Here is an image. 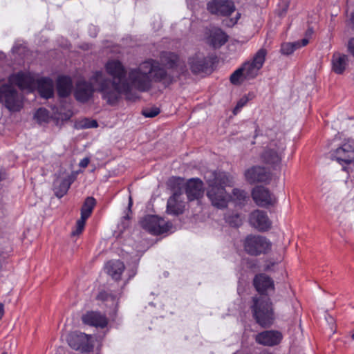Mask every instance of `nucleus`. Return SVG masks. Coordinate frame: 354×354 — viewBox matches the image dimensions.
<instances>
[{
    "mask_svg": "<svg viewBox=\"0 0 354 354\" xmlns=\"http://www.w3.org/2000/svg\"><path fill=\"white\" fill-rule=\"evenodd\" d=\"M104 68L111 79L102 71H97L93 73L91 81L97 85L102 98L111 105L116 104L122 94L128 95L133 89L146 92L151 89L153 82L169 84L178 77L168 74L158 61L152 59L128 71L118 59L109 60Z\"/></svg>",
    "mask_w": 354,
    "mask_h": 354,
    "instance_id": "1",
    "label": "nucleus"
},
{
    "mask_svg": "<svg viewBox=\"0 0 354 354\" xmlns=\"http://www.w3.org/2000/svg\"><path fill=\"white\" fill-rule=\"evenodd\" d=\"M204 178L207 184V196L213 206L223 209L227 206L231 198L225 187L233 185V178L227 173L221 171H207Z\"/></svg>",
    "mask_w": 354,
    "mask_h": 354,
    "instance_id": "2",
    "label": "nucleus"
},
{
    "mask_svg": "<svg viewBox=\"0 0 354 354\" xmlns=\"http://www.w3.org/2000/svg\"><path fill=\"white\" fill-rule=\"evenodd\" d=\"M9 82L12 85H17L21 89L33 91L36 87L41 96L44 98H50L54 93V84L51 79L43 77L35 80L30 73L22 72L12 75L9 77Z\"/></svg>",
    "mask_w": 354,
    "mask_h": 354,
    "instance_id": "3",
    "label": "nucleus"
},
{
    "mask_svg": "<svg viewBox=\"0 0 354 354\" xmlns=\"http://www.w3.org/2000/svg\"><path fill=\"white\" fill-rule=\"evenodd\" d=\"M252 301L251 308L256 322L263 327L270 326L274 319L270 299L267 295H259L254 297Z\"/></svg>",
    "mask_w": 354,
    "mask_h": 354,
    "instance_id": "4",
    "label": "nucleus"
},
{
    "mask_svg": "<svg viewBox=\"0 0 354 354\" xmlns=\"http://www.w3.org/2000/svg\"><path fill=\"white\" fill-rule=\"evenodd\" d=\"M243 246L248 254L252 256H258L269 252L272 244L265 236L250 234L245 237Z\"/></svg>",
    "mask_w": 354,
    "mask_h": 354,
    "instance_id": "5",
    "label": "nucleus"
},
{
    "mask_svg": "<svg viewBox=\"0 0 354 354\" xmlns=\"http://www.w3.org/2000/svg\"><path fill=\"white\" fill-rule=\"evenodd\" d=\"M267 55V50L265 48H260L248 62H245L241 66L247 80L254 79L259 73L263 66Z\"/></svg>",
    "mask_w": 354,
    "mask_h": 354,
    "instance_id": "6",
    "label": "nucleus"
},
{
    "mask_svg": "<svg viewBox=\"0 0 354 354\" xmlns=\"http://www.w3.org/2000/svg\"><path fill=\"white\" fill-rule=\"evenodd\" d=\"M142 228L149 233L158 235L168 232L172 227L169 222L154 215H147L140 221Z\"/></svg>",
    "mask_w": 354,
    "mask_h": 354,
    "instance_id": "7",
    "label": "nucleus"
},
{
    "mask_svg": "<svg viewBox=\"0 0 354 354\" xmlns=\"http://www.w3.org/2000/svg\"><path fill=\"white\" fill-rule=\"evenodd\" d=\"M284 149L285 144L283 140H272L262 153L261 158L266 164H279L281 160V156Z\"/></svg>",
    "mask_w": 354,
    "mask_h": 354,
    "instance_id": "8",
    "label": "nucleus"
},
{
    "mask_svg": "<svg viewBox=\"0 0 354 354\" xmlns=\"http://www.w3.org/2000/svg\"><path fill=\"white\" fill-rule=\"evenodd\" d=\"M95 91L98 92L97 85L91 81V76L88 82L85 80L77 82L74 95L77 101L86 102L92 97Z\"/></svg>",
    "mask_w": 354,
    "mask_h": 354,
    "instance_id": "9",
    "label": "nucleus"
},
{
    "mask_svg": "<svg viewBox=\"0 0 354 354\" xmlns=\"http://www.w3.org/2000/svg\"><path fill=\"white\" fill-rule=\"evenodd\" d=\"M3 100L10 111H19L22 105L17 92L10 85L6 84L0 87V101Z\"/></svg>",
    "mask_w": 354,
    "mask_h": 354,
    "instance_id": "10",
    "label": "nucleus"
},
{
    "mask_svg": "<svg viewBox=\"0 0 354 354\" xmlns=\"http://www.w3.org/2000/svg\"><path fill=\"white\" fill-rule=\"evenodd\" d=\"M207 10L212 15L229 16L235 10V6L230 0H210L207 3Z\"/></svg>",
    "mask_w": 354,
    "mask_h": 354,
    "instance_id": "11",
    "label": "nucleus"
},
{
    "mask_svg": "<svg viewBox=\"0 0 354 354\" xmlns=\"http://www.w3.org/2000/svg\"><path fill=\"white\" fill-rule=\"evenodd\" d=\"M90 338L91 337L85 333H73L69 335L68 343L71 348L82 353H87L93 349Z\"/></svg>",
    "mask_w": 354,
    "mask_h": 354,
    "instance_id": "12",
    "label": "nucleus"
},
{
    "mask_svg": "<svg viewBox=\"0 0 354 354\" xmlns=\"http://www.w3.org/2000/svg\"><path fill=\"white\" fill-rule=\"evenodd\" d=\"M249 223L259 232H266L272 227V221L264 211L256 209L249 216Z\"/></svg>",
    "mask_w": 354,
    "mask_h": 354,
    "instance_id": "13",
    "label": "nucleus"
},
{
    "mask_svg": "<svg viewBox=\"0 0 354 354\" xmlns=\"http://www.w3.org/2000/svg\"><path fill=\"white\" fill-rule=\"evenodd\" d=\"M252 197L255 203L262 207L273 205L276 203L275 197L263 186L255 187L252 189Z\"/></svg>",
    "mask_w": 354,
    "mask_h": 354,
    "instance_id": "14",
    "label": "nucleus"
},
{
    "mask_svg": "<svg viewBox=\"0 0 354 354\" xmlns=\"http://www.w3.org/2000/svg\"><path fill=\"white\" fill-rule=\"evenodd\" d=\"M333 157L340 164H348L354 161V142L348 140L344 143L335 151Z\"/></svg>",
    "mask_w": 354,
    "mask_h": 354,
    "instance_id": "15",
    "label": "nucleus"
},
{
    "mask_svg": "<svg viewBox=\"0 0 354 354\" xmlns=\"http://www.w3.org/2000/svg\"><path fill=\"white\" fill-rule=\"evenodd\" d=\"M188 63L192 72L194 74L207 71L211 65L209 59L202 53H197L190 57Z\"/></svg>",
    "mask_w": 354,
    "mask_h": 354,
    "instance_id": "16",
    "label": "nucleus"
},
{
    "mask_svg": "<svg viewBox=\"0 0 354 354\" xmlns=\"http://www.w3.org/2000/svg\"><path fill=\"white\" fill-rule=\"evenodd\" d=\"M245 177L250 183L266 182L270 178V174L263 167L254 166L245 171Z\"/></svg>",
    "mask_w": 354,
    "mask_h": 354,
    "instance_id": "17",
    "label": "nucleus"
},
{
    "mask_svg": "<svg viewBox=\"0 0 354 354\" xmlns=\"http://www.w3.org/2000/svg\"><path fill=\"white\" fill-rule=\"evenodd\" d=\"M185 193L189 201L198 200L203 196V183L198 178H192L186 183Z\"/></svg>",
    "mask_w": 354,
    "mask_h": 354,
    "instance_id": "18",
    "label": "nucleus"
},
{
    "mask_svg": "<svg viewBox=\"0 0 354 354\" xmlns=\"http://www.w3.org/2000/svg\"><path fill=\"white\" fill-rule=\"evenodd\" d=\"M282 338L281 333L275 330H266L256 336V341L262 345L272 346L278 344Z\"/></svg>",
    "mask_w": 354,
    "mask_h": 354,
    "instance_id": "19",
    "label": "nucleus"
},
{
    "mask_svg": "<svg viewBox=\"0 0 354 354\" xmlns=\"http://www.w3.org/2000/svg\"><path fill=\"white\" fill-rule=\"evenodd\" d=\"M253 284L260 295H266L265 292L274 288L273 280L266 274H259L255 276Z\"/></svg>",
    "mask_w": 354,
    "mask_h": 354,
    "instance_id": "20",
    "label": "nucleus"
},
{
    "mask_svg": "<svg viewBox=\"0 0 354 354\" xmlns=\"http://www.w3.org/2000/svg\"><path fill=\"white\" fill-rule=\"evenodd\" d=\"M160 60L161 64L167 68H179L181 73L187 72L185 66L180 65V60L177 55L171 52H162L160 54Z\"/></svg>",
    "mask_w": 354,
    "mask_h": 354,
    "instance_id": "21",
    "label": "nucleus"
},
{
    "mask_svg": "<svg viewBox=\"0 0 354 354\" xmlns=\"http://www.w3.org/2000/svg\"><path fill=\"white\" fill-rule=\"evenodd\" d=\"M206 40L208 44L214 48H218L225 44L227 37L220 28H213L209 30Z\"/></svg>",
    "mask_w": 354,
    "mask_h": 354,
    "instance_id": "22",
    "label": "nucleus"
},
{
    "mask_svg": "<svg viewBox=\"0 0 354 354\" xmlns=\"http://www.w3.org/2000/svg\"><path fill=\"white\" fill-rule=\"evenodd\" d=\"M185 207V203L180 199V194L174 193L167 201V212L171 214L178 215L183 214Z\"/></svg>",
    "mask_w": 354,
    "mask_h": 354,
    "instance_id": "23",
    "label": "nucleus"
},
{
    "mask_svg": "<svg viewBox=\"0 0 354 354\" xmlns=\"http://www.w3.org/2000/svg\"><path fill=\"white\" fill-rule=\"evenodd\" d=\"M84 324L95 327L104 328L107 325L106 318L97 312H88L82 316Z\"/></svg>",
    "mask_w": 354,
    "mask_h": 354,
    "instance_id": "24",
    "label": "nucleus"
},
{
    "mask_svg": "<svg viewBox=\"0 0 354 354\" xmlns=\"http://www.w3.org/2000/svg\"><path fill=\"white\" fill-rule=\"evenodd\" d=\"M348 57L338 52L333 53L331 64L332 70L337 74H342L348 66Z\"/></svg>",
    "mask_w": 354,
    "mask_h": 354,
    "instance_id": "25",
    "label": "nucleus"
},
{
    "mask_svg": "<svg viewBox=\"0 0 354 354\" xmlns=\"http://www.w3.org/2000/svg\"><path fill=\"white\" fill-rule=\"evenodd\" d=\"M73 88V82L71 77L67 76H60L57 80V90L60 97H65L68 96Z\"/></svg>",
    "mask_w": 354,
    "mask_h": 354,
    "instance_id": "26",
    "label": "nucleus"
},
{
    "mask_svg": "<svg viewBox=\"0 0 354 354\" xmlns=\"http://www.w3.org/2000/svg\"><path fill=\"white\" fill-rule=\"evenodd\" d=\"M106 270L113 279L118 280L124 270V265L119 260L110 261L106 265Z\"/></svg>",
    "mask_w": 354,
    "mask_h": 354,
    "instance_id": "27",
    "label": "nucleus"
},
{
    "mask_svg": "<svg viewBox=\"0 0 354 354\" xmlns=\"http://www.w3.org/2000/svg\"><path fill=\"white\" fill-rule=\"evenodd\" d=\"M71 185V180L69 178H57L53 184V189L56 196L58 198L64 196L67 193Z\"/></svg>",
    "mask_w": 354,
    "mask_h": 354,
    "instance_id": "28",
    "label": "nucleus"
},
{
    "mask_svg": "<svg viewBox=\"0 0 354 354\" xmlns=\"http://www.w3.org/2000/svg\"><path fill=\"white\" fill-rule=\"evenodd\" d=\"M308 39L304 38L301 41H297L292 43H284L281 45V52L283 55H288L292 53L296 49L305 46L308 44Z\"/></svg>",
    "mask_w": 354,
    "mask_h": 354,
    "instance_id": "29",
    "label": "nucleus"
},
{
    "mask_svg": "<svg viewBox=\"0 0 354 354\" xmlns=\"http://www.w3.org/2000/svg\"><path fill=\"white\" fill-rule=\"evenodd\" d=\"M95 199L93 197H87L81 208L80 218L86 220L91 214L95 205Z\"/></svg>",
    "mask_w": 354,
    "mask_h": 354,
    "instance_id": "30",
    "label": "nucleus"
},
{
    "mask_svg": "<svg viewBox=\"0 0 354 354\" xmlns=\"http://www.w3.org/2000/svg\"><path fill=\"white\" fill-rule=\"evenodd\" d=\"M248 198V194L244 190L236 188L232 191V195H231L230 200L234 201L236 204L241 205Z\"/></svg>",
    "mask_w": 354,
    "mask_h": 354,
    "instance_id": "31",
    "label": "nucleus"
},
{
    "mask_svg": "<svg viewBox=\"0 0 354 354\" xmlns=\"http://www.w3.org/2000/svg\"><path fill=\"white\" fill-rule=\"evenodd\" d=\"M246 80L247 79H245V75L241 67L236 70L230 76V81L233 84H239Z\"/></svg>",
    "mask_w": 354,
    "mask_h": 354,
    "instance_id": "32",
    "label": "nucleus"
},
{
    "mask_svg": "<svg viewBox=\"0 0 354 354\" xmlns=\"http://www.w3.org/2000/svg\"><path fill=\"white\" fill-rule=\"evenodd\" d=\"M35 118L39 123L46 122L50 118L49 113L46 109L39 108L35 114Z\"/></svg>",
    "mask_w": 354,
    "mask_h": 354,
    "instance_id": "33",
    "label": "nucleus"
},
{
    "mask_svg": "<svg viewBox=\"0 0 354 354\" xmlns=\"http://www.w3.org/2000/svg\"><path fill=\"white\" fill-rule=\"evenodd\" d=\"M142 115L146 118H153L158 115L160 113V109L158 107H150L142 110Z\"/></svg>",
    "mask_w": 354,
    "mask_h": 354,
    "instance_id": "34",
    "label": "nucleus"
},
{
    "mask_svg": "<svg viewBox=\"0 0 354 354\" xmlns=\"http://www.w3.org/2000/svg\"><path fill=\"white\" fill-rule=\"evenodd\" d=\"M86 221L82 218H80L77 220L76 223L75 230L72 231L71 235L72 236H78L80 234L85 226Z\"/></svg>",
    "mask_w": 354,
    "mask_h": 354,
    "instance_id": "35",
    "label": "nucleus"
},
{
    "mask_svg": "<svg viewBox=\"0 0 354 354\" xmlns=\"http://www.w3.org/2000/svg\"><path fill=\"white\" fill-rule=\"evenodd\" d=\"M98 124L96 120L84 119L80 122V127L84 129L96 128Z\"/></svg>",
    "mask_w": 354,
    "mask_h": 354,
    "instance_id": "36",
    "label": "nucleus"
},
{
    "mask_svg": "<svg viewBox=\"0 0 354 354\" xmlns=\"http://www.w3.org/2000/svg\"><path fill=\"white\" fill-rule=\"evenodd\" d=\"M248 102V97H246V96H244L243 97H241L239 102H237V104L236 106V107L234 108L233 112L234 114H236L237 112L242 108L246 104L247 102Z\"/></svg>",
    "mask_w": 354,
    "mask_h": 354,
    "instance_id": "37",
    "label": "nucleus"
},
{
    "mask_svg": "<svg viewBox=\"0 0 354 354\" xmlns=\"http://www.w3.org/2000/svg\"><path fill=\"white\" fill-rule=\"evenodd\" d=\"M348 50L349 53L354 56V37L351 38L348 43Z\"/></svg>",
    "mask_w": 354,
    "mask_h": 354,
    "instance_id": "38",
    "label": "nucleus"
},
{
    "mask_svg": "<svg viewBox=\"0 0 354 354\" xmlns=\"http://www.w3.org/2000/svg\"><path fill=\"white\" fill-rule=\"evenodd\" d=\"M88 163L89 159L88 158H84L80 161V166L81 167L85 168L88 166Z\"/></svg>",
    "mask_w": 354,
    "mask_h": 354,
    "instance_id": "39",
    "label": "nucleus"
},
{
    "mask_svg": "<svg viewBox=\"0 0 354 354\" xmlns=\"http://www.w3.org/2000/svg\"><path fill=\"white\" fill-rule=\"evenodd\" d=\"M132 205H133L132 197L130 196L129 197V204H128V211L129 212H131Z\"/></svg>",
    "mask_w": 354,
    "mask_h": 354,
    "instance_id": "40",
    "label": "nucleus"
},
{
    "mask_svg": "<svg viewBox=\"0 0 354 354\" xmlns=\"http://www.w3.org/2000/svg\"><path fill=\"white\" fill-rule=\"evenodd\" d=\"M4 310H3V305L0 303V319H1L2 316L3 315Z\"/></svg>",
    "mask_w": 354,
    "mask_h": 354,
    "instance_id": "41",
    "label": "nucleus"
},
{
    "mask_svg": "<svg viewBox=\"0 0 354 354\" xmlns=\"http://www.w3.org/2000/svg\"><path fill=\"white\" fill-rule=\"evenodd\" d=\"M259 354H272L270 353H268V352H261V353Z\"/></svg>",
    "mask_w": 354,
    "mask_h": 354,
    "instance_id": "42",
    "label": "nucleus"
},
{
    "mask_svg": "<svg viewBox=\"0 0 354 354\" xmlns=\"http://www.w3.org/2000/svg\"><path fill=\"white\" fill-rule=\"evenodd\" d=\"M351 337L354 340V333L352 335Z\"/></svg>",
    "mask_w": 354,
    "mask_h": 354,
    "instance_id": "43",
    "label": "nucleus"
},
{
    "mask_svg": "<svg viewBox=\"0 0 354 354\" xmlns=\"http://www.w3.org/2000/svg\"><path fill=\"white\" fill-rule=\"evenodd\" d=\"M2 179L1 174H0V180Z\"/></svg>",
    "mask_w": 354,
    "mask_h": 354,
    "instance_id": "44",
    "label": "nucleus"
},
{
    "mask_svg": "<svg viewBox=\"0 0 354 354\" xmlns=\"http://www.w3.org/2000/svg\"><path fill=\"white\" fill-rule=\"evenodd\" d=\"M2 354H6V353H2Z\"/></svg>",
    "mask_w": 354,
    "mask_h": 354,
    "instance_id": "45",
    "label": "nucleus"
},
{
    "mask_svg": "<svg viewBox=\"0 0 354 354\" xmlns=\"http://www.w3.org/2000/svg\"><path fill=\"white\" fill-rule=\"evenodd\" d=\"M2 354H6V353H2Z\"/></svg>",
    "mask_w": 354,
    "mask_h": 354,
    "instance_id": "46",
    "label": "nucleus"
}]
</instances>
